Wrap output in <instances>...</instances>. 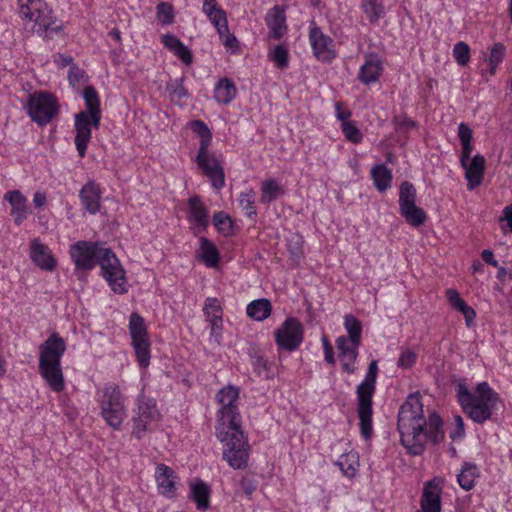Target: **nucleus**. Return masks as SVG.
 Here are the masks:
<instances>
[{"label": "nucleus", "mask_w": 512, "mask_h": 512, "mask_svg": "<svg viewBox=\"0 0 512 512\" xmlns=\"http://www.w3.org/2000/svg\"><path fill=\"white\" fill-rule=\"evenodd\" d=\"M398 430L401 444L411 455H420L427 444H439L445 438L442 419L436 413L425 416L418 393L410 394L401 405Z\"/></svg>", "instance_id": "f257e3e1"}, {"label": "nucleus", "mask_w": 512, "mask_h": 512, "mask_svg": "<svg viewBox=\"0 0 512 512\" xmlns=\"http://www.w3.org/2000/svg\"><path fill=\"white\" fill-rule=\"evenodd\" d=\"M82 98L85 110L79 111L74 116V144L80 158L86 156L92 138V130L99 129L102 119L101 99L98 91L93 86H85L82 90Z\"/></svg>", "instance_id": "f03ea898"}, {"label": "nucleus", "mask_w": 512, "mask_h": 512, "mask_svg": "<svg viewBox=\"0 0 512 512\" xmlns=\"http://www.w3.org/2000/svg\"><path fill=\"white\" fill-rule=\"evenodd\" d=\"M457 136L461 146L459 153L460 165L467 182V189L473 191L484 181L487 161L485 156L480 153L472 155L475 149L474 134L467 123H459Z\"/></svg>", "instance_id": "7ed1b4c3"}, {"label": "nucleus", "mask_w": 512, "mask_h": 512, "mask_svg": "<svg viewBox=\"0 0 512 512\" xmlns=\"http://www.w3.org/2000/svg\"><path fill=\"white\" fill-rule=\"evenodd\" d=\"M215 435L222 444V456L228 465L236 470L245 469L248 466L251 447L242 423L216 425Z\"/></svg>", "instance_id": "20e7f679"}, {"label": "nucleus", "mask_w": 512, "mask_h": 512, "mask_svg": "<svg viewBox=\"0 0 512 512\" xmlns=\"http://www.w3.org/2000/svg\"><path fill=\"white\" fill-rule=\"evenodd\" d=\"M457 395L464 412L478 423L490 419L499 401L497 393L486 382L479 383L474 392H470L464 384H459Z\"/></svg>", "instance_id": "39448f33"}, {"label": "nucleus", "mask_w": 512, "mask_h": 512, "mask_svg": "<svg viewBox=\"0 0 512 512\" xmlns=\"http://www.w3.org/2000/svg\"><path fill=\"white\" fill-rule=\"evenodd\" d=\"M39 372L50 388L60 392L64 388L61 369V356L64 353V340L53 333L39 347Z\"/></svg>", "instance_id": "423d86ee"}, {"label": "nucleus", "mask_w": 512, "mask_h": 512, "mask_svg": "<svg viewBox=\"0 0 512 512\" xmlns=\"http://www.w3.org/2000/svg\"><path fill=\"white\" fill-rule=\"evenodd\" d=\"M378 362L373 360L368 365L364 379L356 388L357 412L360 432L364 439H369L373 433V397L376 392L378 378Z\"/></svg>", "instance_id": "0eeeda50"}, {"label": "nucleus", "mask_w": 512, "mask_h": 512, "mask_svg": "<svg viewBox=\"0 0 512 512\" xmlns=\"http://www.w3.org/2000/svg\"><path fill=\"white\" fill-rule=\"evenodd\" d=\"M99 415L114 430H119L127 418L126 397L117 384H107L96 393Z\"/></svg>", "instance_id": "6e6552de"}, {"label": "nucleus", "mask_w": 512, "mask_h": 512, "mask_svg": "<svg viewBox=\"0 0 512 512\" xmlns=\"http://www.w3.org/2000/svg\"><path fill=\"white\" fill-rule=\"evenodd\" d=\"M128 331L139 366L143 369L148 368L151 359V341L145 319L133 312L129 317Z\"/></svg>", "instance_id": "1a4fd4ad"}, {"label": "nucleus", "mask_w": 512, "mask_h": 512, "mask_svg": "<svg viewBox=\"0 0 512 512\" xmlns=\"http://www.w3.org/2000/svg\"><path fill=\"white\" fill-rule=\"evenodd\" d=\"M100 274L110 289L116 294H125L129 290L126 270L117 255L107 247L98 263Z\"/></svg>", "instance_id": "9d476101"}, {"label": "nucleus", "mask_w": 512, "mask_h": 512, "mask_svg": "<svg viewBox=\"0 0 512 512\" xmlns=\"http://www.w3.org/2000/svg\"><path fill=\"white\" fill-rule=\"evenodd\" d=\"M239 389L228 385L221 388L216 394V402L219 405L217 411V422L219 424H238L242 423L241 415L238 409Z\"/></svg>", "instance_id": "9b49d317"}, {"label": "nucleus", "mask_w": 512, "mask_h": 512, "mask_svg": "<svg viewBox=\"0 0 512 512\" xmlns=\"http://www.w3.org/2000/svg\"><path fill=\"white\" fill-rule=\"evenodd\" d=\"M27 113L38 125L49 123L58 113L57 99L50 93L38 92L31 94L27 102Z\"/></svg>", "instance_id": "f8f14e48"}, {"label": "nucleus", "mask_w": 512, "mask_h": 512, "mask_svg": "<svg viewBox=\"0 0 512 512\" xmlns=\"http://www.w3.org/2000/svg\"><path fill=\"white\" fill-rule=\"evenodd\" d=\"M399 211L406 222L413 227H419L427 220L426 212L416 205L415 187L407 181L400 185Z\"/></svg>", "instance_id": "ddd939ff"}, {"label": "nucleus", "mask_w": 512, "mask_h": 512, "mask_svg": "<svg viewBox=\"0 0 512 512\" xmlns=\"http://www.w3.org/2000/svg\"><path fill=\"white\" fill-rule=\"evenodd\" d=\"M274 339L278 351H295L304 340V327L295 317H287L274 331Z\"/></svg>", "instance_id": "4468645a"}, {"label": "nucleus", "mask_w": 512, "mask_h": 512, "mask_svg": "<svg viewBox=\"0 0 512 512\" xmlns=\"http://www.w3.org/2000/svg\"><path fill=\"white\" fill-rule=\"evenodd\" d=\"M161 415L157 409L156 402L144 396L138 399V408L133 417L132 434L140 439L143 435L153 430L159 423Z\"/></svg>", "instance_id": "2eb2a0df"}, {"label": "nucleus", "mask_w": 512, "mask_h": 512, "mask_svg": "<svg viewBox=\"0 0 512 512\" xmlns=\"http://www.w3.org/2000/svg\"><path fill=\"white\" fill-rule=\"evenodd\" d=\"M106 249L100 242L79 241L70 248V256L76 269L90 271L98 265Z\"/></svg>", "instance_id": "dca6fc26"}, {"label": "nucleus", "mask_w": 512, "mask_h": 512, "mask_svg": "<svg viewBox=\"0 0 512 512\" xmlns=\"http://www.w3.org/2000/svg\"><path fill=\"white\" fill-rule=\"evenodd\" d=\"M197 167L207 177L213 189L221 190L225 186V172L222 160L209 150L197 153L195 157Z\"/></svg>", "instance_id": "f3484780"}, {"label": "nucleus", "mask_w": 512, "mask_h": 512, "mask_svg": "<svg viewBox=\"0 0 512 512\" xmlns=\"http://www.w3.org/2000/svg\"><path fill=\"white\" fill-rule=\"evenodd\" d=\"M309 43L313 55L318 61L329 63L337 57V50L334 40L323 33V31L311 23L309 31Z\"/></svg>", "instance_id": "a211bd4d"}, {"label": "nucleus", "mask_w": 512, "mask_h": 512, "mask_svg": "<svg viewBox=\"0 0 512 512\" xmlns=\"http://www.w3.org/2000/svg\"><path fill=\"white\" fill-rule=\"evenodd\" d=\"M337 358L344 373L352 375L357 370V360L361 343L353 342L340 335L335 340Z\"/></svg>", "instance_id": "6ab92c4d"}, {"label": "nucleus", "mask_w": 512, "mask_h": 512, "mask_svg": "<svg viewBox=\"0 0 512 512\" xmlns=\"http://www.w3.org/2000/svg\"><path fill=\"white\" fill-rule=\"evenodd\" d=\"M203 314L210 326V338L220 344L223 337V308L216 297H208L204 301Z\"/></svg>", "instance_id": "aec40b11"}, {"label": "nucleus", "mask_w": 512, "mask_h": 512, "mask_svg": "<svg viewBox=\"0 0 512 512\" xmlns=\"http://www.w3.org/2000/svg\"><path fill=\"white\" fill-rule=\"evenodd\" d=\"M444 480L435 477L424 483L420 509L416 512H441Z\"/></svg>", "instance_id": "412c9836"}, {"label": "nucleus", "mask_w": 512, "mask_h": 512, "mask_svg": "<svg viewBox=\"0 0 512 512\" xmlns=\"http://www.w3.org/2000/svg\"><path fill=\"white\" fill-rule=\"evenodd\" d=\"M104 189L94 180L88 181L79 191L80 203L83 209L91 215L100 212Z\"/></svg>", "instance_id": "4be33fe9"}, {"label": "nucleus", "mask_w": 512, "mask_h": 512, "mask_svg": "<svg viewBox=\"0 0 512 512\" xmlns=\"http://www.w3.org/2000/svg\"><path fill=\"white\" fill-rule=\"evenodd\" d=\"M155 480L159 494L166 498H173L176 495L178 477L172 468L165 464H158Z\"/></svg>", "instance_id": "5701e85b"}, {"label": "nucleus", "mask_w": 512, "mask_h": 512, "mask_svg": "<svg viewBox=\"0 0 512 512\" xmlns=\"http://www.w3.org/2000/svg\"><path fill=\"white\" fill-rule=\"evenodd\" d=\"M384 66L380 57L370 53L365 55L364 63L360 66L358 79L365 85L378 82L383 74Z\"/></svg>", "instance_id": "b1692460"}, {"label": "nucleus", "mask_w": 512, "mask_h": 512, "mask_svg": "<svg viewBox=\"0 0 512 512\" xmlns=\"http://www.w3.org/2000/svg\"><path fill=\"white\" fill-rule=\"evenodd\" d=\"M195 258L206 268L219 269L221 254L216 244L206 237L199 239V246L195 252Z\"/></svg>", "instance_id": "393cba45"}, {"label": "nucleus", "mask_w": 512, "mask_h": 512, "mask_svg": "<svg viewBox=\"0 0 512 512\" xmlns=\"http://www.w3.org/2000/svg\"><path fill=\"white\" fill-rule=\"evenodd\" d=\"M444 294L449 306L463 315L466 326L468 328L473 327L477 316L475 309L466 303L455 288H447Z\"/></svg>", "instance_id": "a878e982"}, {"label": "nucleus", "mask_w": 512, "mask_h": 512, "mask_svg": "<svg viewBox=\"0 0 512 512\" xmlns=\"http://www.w3.org/2000/svg\"><path fill=\"white\" fill-rule=\"evenodd\" d=\"M265 22L269 29V35L273 39L280 40L286 35L288 26L284 7L274 6L271 8L265 16Z\"/></svg>", "instance_id": "bb28decb"}, {"label": "nucleus", "mask_w": 512, "mask_h": 512, "mask_svg": "<svg viewBox=\"0 0 512 512\" xmlns=\"http://www.w3.org/2000/svg\"><path fill=\"white\" fill-rule=\"evenodd\" d=\"M187 219L194 230H204L208 226V210L198 196H192L188 200Z\"/></svg>", "instance_id": "cd10ccee"}, {"label": "nucleus", "mask_w": 512, "mask_h": 512, "mask_svg": "<svg viewBox=\"0 0 512 512\" xmlns=\"http://www.w3.org/2000/svg\"><path fill=\"white\" fill-rule=\"evenodd\" d=\"M161 43L185 65L188 66L193 62L191 50L177 36L170 33L164 34L161 37Z\"/></svg>", "instance_id": "c85d7f7f"}, {"label": "nucleus", "mask_w": 512, "mask_h": 512, "mask_svg": "<svg viewBox=\"0 0 512 512\" xmlns=\"http://www.w3.org/2000/svg\"><path fill=\"white\" fill-rule=\"evenodd\" d=\"M286 189L281 180L268 177L260 184V202L270 204L285 195Z\"/></svg>", "instance_id": "c756f323"}, {"label": "nucleus", "mask_w": 512, "mask_h": 512, "mask_svg": "<svg viewBox=\"0 0 512 512\" xmlns=\"http://www.w3.org/2000/svg\"><path fill=\"white\" fill-rule=\"evenodd\" d=\"M237 87L234 81L230 78H220L213 90L214 100L220 105L230 104L237 96Z\"/></svg>", "instance_id": "7c9ffc66"}, {"label": "nucleus", "mask_w": 512, "mask_h": 512, "mask_svg": "<svg viewBox=\"0 0 512 512\" xmlns=\"http://www.w3.org/2000/svg\"><path fill=\"white\" fill-rule=\"evenodd\" d=\"M4 199L8 200L11 205V215L14 217V222L20 225L28 215L27 199L19 190L6 193Z\"/></svg>", "instance_id": "2f4dec72"}, {"label": "nucleus", "mask_w": 512, "mask_h": 512, "mask_svg": "<svg viewBox=\"0 0 512 512\" xmlns=\"http://www.w3.org/2000/svg\"><path fill=\"white\" fill-rule=\"evenodd\" d=\"M30 257L32 261L43 270H53L56 266L54 257L48 252L45 245L41 244L37 239L31 243Z\"/></svg>", "instance_id": "473e14b6"}, {"label": "nucleus", "mask_w": 512, "mask_h": 512, "mask_svg": "<svg viewBox=\"0 0 512 512\" xmlns=\"http://www.w3.org/2000/svg\"><path fill=\"white\" fill-rule=\"evenodd\" d=\"M335 465L339 467L345 477L354 478L360 467L358 452L352 448L345 450L335 462Z\"/></svg>", "instance_id": "72a5a7b5"}, {"label": "nucleus", "mask_w": 512, "mask_h": 512, "mask_svg": "<svg viewBox=\"0 0 512 512\" xmlns=\"http://www.w3.org/2000/svg\"><path fill=\"white\" fill-rule=\"evenodd\" d=\"M190 496L198 510H206L210 505L211 488L200 479H194L189 483Z\"/></svg>", "instance_id": "f704fd0d"}, {"label": "nucleus", "mask_w": 512, "mask_h": 512, "mask_svg": "<svg viewBox=\"0 0 512 512\" xmlns=\"http://www.w3.org/2000/svg\"><path fill=\"white\" fill-rule=\"evenodd\" d=\"M480 478L479 467L472 462H464L457 474V482L459 486L465 490H472Z\"/></svg>", "instance_id": "c9c22d12"}, {"label": "nucleus", "mask_w": 512, "mask_h": 512, "mask_svg": "<svg viewBox=\"0 0 512 512\" xmlns=\"http://www.w3.org/2000/svg\"><path fill=\"white\" fill-rule=\"evenodd\" d=\"M202 12L214 28L224 27L228 22L227 13L217 0H203Z\"/></svg>", "instance_id": "e433bc0d"}, {"label": "nucleus", "mask_w": 512, "mask_h": 512, "mask_svg": "<svg viewBox=\"0 0 512 512\" xmlns=\"http://www.w3.org/2000/svg\"><path fill=\"white\" fill-rule=\"evenodd\" d=\"M272 304L267 298H259L251 301L246 307V314L257 322H262L270 317Z\"/></svg>", "instance_id": "4c0bfd02"}, {"label": "nucleus", "mask_w": 512, "mask_h": 512, "mask_svg": "<svg viewBox=\"0 0 512 512\" xmlns=\"http://www.w3.org/2000/svg\"><path fill=\"white\" fill-rule=\"evenodd\" d=\"M188 127L199 138V149L197 153L206 152L212 142V132L205 122L202 120H193L188 123Z\"/></svg>", "instance_id": "58836bf2"}, {"label": "nucleus", "mask_w": 512, "mask_h": 512, "mask_svg": "<svg viewBox=\"0 0 512 512\" xmlns=\"http://www.w3.org/2000/svg\"><path fill=\"white\" fill-rule=\"evenodd\" d=\"M371 178L373 184L379 192H384L391 188L392 172L383 164H378L371 169Z\"/></svg>", "instance_id": "ea45409f"}, {"label": "nucleus", "mask_w": 512, "mask_h": 512, "mask_svg": "<svg viewBox=\"0 0 512 512\" xmlns=\"http://www.w3.org/2000/svg\"><path fill=\"white\" fill-rule=\"evenodd\" d=\"M213 225L217 232L224 237H229L235 234L236 225L234 219L224 211L214 213Z\"/></svg>", "instance_id": "a19ab883"}, {"label": "nucleus", "mask_w": 512, "mask_h": 512, "mask_svg": "<svg viewBox=\"0 0 512 512\" xmlns=\"http://www.w3.org/2000/svg\"><path fill=\"white\" fill-rule=\"evenodd\" d=\"M360 8L371 23H377L386 14L382 0H361Z\"/></svg>", "instance_id": "79ce46f5"}, {"label": "nucleus", "mask_w": 512, "mask_h": 512, "mask_svg": "<svg viewBox=\"0 0 512 512\" xmlns=\"http://www.w3.org/2000/svg\"><path fill=\"white\" fill-rule=\"evenodd\" d=\"M343 326L347 333L344 335L346 339L353 342L361 343L363 326L361 321L352 314H346L343 317Z\"/></svg>", "instance_id": "37998d69"}, {"label": "nucleus", "mask_w": 512, "mask_h": 512, "mask_svg": "<svg viewBox=\"0 0 512 512\" xmlns=\"http://www.w3.org/2000/svg\"><path fill=\"white\" fill-rule=\"evenodd\" d=\"M19 13L22 18L38 22L41 18L43 3L41 0H19Z\"/></svg>", "instance_id": "c03bdc74"}, {"label": "nucleus", "mask_w": 512, "mask_h": 512, "mask_svg": "<svg viewBox=\"0 0 512 512\" xmlns=\"http://www.w3.org/2000/svg\"><path fill=\"white\" fill-rule=\"evenodd\" d=\"M267 57L274 63V66L278 69L284 70L289 66V50L283 44H278L270 47L267 53Z\"/></svg>", "instance_id": "a18cd8bd"}, {"label": "nucleus", "mask_w": 512, "mask_h": 512, "mask_svg": "<svg viewBox=\"0 0 512 512\" xmlns=\"http://www.w3.org/2000/svg\"><path fill=\"white\" fill-rule=\"evenodd\" d=\"M506 54V47L504 44L497 42L494 43L489 49L486 61L489 66V73L494 75L497 71L498 66L504 60Z\"/></svg>", "instance_id": "49530a36"}, {"label": "nucleus", "mask_w": 512, "mask_h": 512, "mask_svg": "<svg viewBox=\"0 0 512 512\" xmlns=\"http://www.w3.org/2000/svg\"><path fill=\"white\" fill-rule=\"evenodd\" d=\"M215 29L219 35L222 44L228 51H230L233 54L238 53L240 51L239 41L232 33H230L228 22L224 24V27H217Z\"/></svg>", "instance_id": "de8ad7c7"}, {"label": "nucleus", "mask_w": 512, "mask_h": 512, "mask_svg": "<svg viewBox=\"0 0 512 512\" xmlns=\"http://www.w3.org/2000/svg\"><path fill=\"white\" fill-rule=\"evenodd\" d=\"M69 84L74 90L84 89L88 82V76L85 71L74 64L69 65L68 71Z\"/></svg>", "instance_id": "09e8293b"}, {"label": "nucleus", "mask_w": 512, "mask_h": 512, "mask_svg": "<svg viewBox=\"0 0 512 512\" xmlns=\"http://www.w3.org/2000/svg\"><path fill=\"white\" fill-rule=\"evenodd\" d=\"M239 205L245 211V215L249 218L256 216L255 192L252 188L239 194Z\"/></svg>", "instance_id": "8fccbe9b"}, {"label": "nucleus", "mask_w": 512, "mask_h": 512, "mask_svg": "<svg viewBox=\"0 0 512 512\" xmlns=\"http://www.w3.org/2000/svg\"><path fill=\"white\" fill-rule=\"evenodd\" d=\"M452 55L459 66L465 67L470 62L471 49L466 42L459 41L453 46Z\"/></svg>", "instance_id": "3c124183"}, {"label": "nucleus", "mask_w": 512, "mask_h": 512, "mask_svg": "<svg viewBox=\"0 0 512 512\" xmlns=\"http://www.w3.org/2000/svg\"><path fill=\"white\" fill-rule=\"evenodd\" d=\"M157 21L164 26L171 25L175 20L174 8L170 3L161 2L156 6Z\"/></svg>", "instance_id": "603ef678"}, {"label": "nucleus", "mask_w": 512, "mask_h": 512, "mask_svg": "<svg viewBox=\"0 0 512 512\" xmlns=\"http://www.w3.org/2000/svg\"><path fill=\"white\" fill-rule=\"evenodd\" d=\"M341 130L347 141L358 144L362 141L363 135L354 121L341 124Z\"/></svg>", "instance_id": "864d4df0"}, {"label": "nucleus", "mask_w": 512, "mask_h": 512, "mask_svg": "<svg viewBox=\"0 0 512 512\" xmlns=\"http://www.w3.org/2000/svg\"><path fill=\"white\" fill-rule=\"evenodd\" d=\"M501 232L506 235L512 234V203L506 205L498 218Z\"/></svg>", "instance_id": "5fc2aeb1"}, {"label": "nucleus", "mask_w": 512, "mask_h": 512, "mask_svg": "<svg viewBox=\"0 0 512 512\" xmlns=\"http://www.w3.org/2000/svg\"><path fill=\"white\" fill-rule=\"evenodd\" d=\"M321 344L325 362L334 365L336 363V356L329 337L325 333L321 336Z\"/></svg>", "instance_id": "6e6d98bb"}, {"label": "nucleus", "mask_w": 512, "mask_h": 512, "mask_svg": "<svg viewBox=\"0 0 512 512\" xmlns=\"http://www.w3.org/2000/svg\"><path fill=\"white\" fill-rule=\"evenodd\" d=\"M465 436L464 422L461 416L454 417L453 427L449 431V437L452 441H460Z\"/></svg>", "instance_id": "4d7b16f0"}, {"label": "nucleus", "mask_w": 512, "mask_h": 512, "mask_svg": "<svg viewBox=\"0 0 512 512\" xmlns=\"http://www.w3.org/2000/svg\"><path fill=\"white\" fill-rule=\"evenodd\" d=\"M417 355L411 349H404L401 351L398 358V366L403 369L411 368L416 362Z\"/></svg>", "instance_id": "13d9d810"}, {"label": "nucleus", "mask_w": 512, "mask_h": 512, "mask_svg": "<svg viewBox=\"0 0 512 512\" xmlns=\"http://www.w3.org/2000/svg\"><path fill=\"white\" fill-rule=\"evenodd\" d=\"M335 114H336V117L339 121H341V124L342 123H345V122H351L350 120V117H351V112L349 109L347 108H343L342 104L337 102L335 104Z\"/></svg>", "instance_id": "bf43d9fd"}, {"label": "nucleus", "mask_w": 512, "mask_h": 512, "mask_svg": "<svg viewBox=\"0 0 512 512\" xmlns=\"http://www.w3.org/2000/svg\"><path fill=\"white\" fill-rule=\"evenodd\" d=\"M481 256L484 262H486L487 264L493 267H498V261L495 259L493 251L485 249L482 251Z\"/></svg>", "instance_id": "052dcab7"}, {"label": "nucleus", "mask_w": 512, "mask_h": 512, "mask_svg": "<svg viewBox=\"0 0 512 512\" xmlns=\"http://www.w3.org/2000/svg\"><path fill=\"white\" fill-rule=\"evenodd\" d=\"M33 203L36 208H41L46 203V195L40 191H37L33 197Z\"/></svg>", "instance_id": "680f3d73"}, {"label": "nucleus", "mask_w": 512, "mask_h": 512, "mask_svg": "<svg viewBox=\"0 0 512 512\" xmlns=\"http://www.w3.org/2000/svg\"><path fill=\"white\" fill-rule=\"evenodd\" d=\"M110 35L113 37L114 40H116L117 42H120L121 41V32L114 28L111 30L110 32Z\"/></svg>", "instance_id": "e2e57ef3"}, {"label": "nucleus", "mask_w": 512, "mask_h": 512, "mask_svg": "<svg viewBox=\"0 0 512 512\" xmlns=\"http://www.w3.org/2000/svg\"><path fill=\"white\" fill-rule=\"evenodd\" d=\"M59 58L62 59L64 61V56L63 55H59Z\"/></svg>", "instance_id": "0e129e2a"}, {"label": "nucleus", "mask_w": 512, "mask_h": 512, "mask_svg": "<svg viewBox=\"0 0 512 512\" xmlns=\"http://www.w3.org/2000/svg\"><path fill=\"white\" fill-rule=\"evenodd\" d=\"M180 95H182V96H186V92H181V94H180Z\"/></svg>", "instance_id": "69168bd1"}]
</instances>
